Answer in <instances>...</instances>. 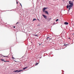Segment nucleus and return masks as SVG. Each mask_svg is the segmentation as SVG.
<instances>
[{
  "instance_id": "f03ea898",
  "label": "nucleus",
  "mask_w": 74,
  "mask_h": 74,
  "mask_svg": "<svg viewBox=\"0 0 74 74\" xmlns=\"http://www.w3.org/2000/svg\"><path fill=\"white\" fill-rule=\"evenodd\" d=\"M23 71V70H20L18 71V70H17L16 71H14V72H17V73H18V72H21V71Z\"/></svg>"
},
{
  "instance_id": "423d86ee",
  "label": "nucleus",
  "mask_w": 74,
  "mask_h": 74,
  "mask_svg": "<svg viewBox=\"0 0 74 74\" xmlns=\"http://www.w3.org/2000/svg\"><path fill=\"white\" fill-rule=\"evenodd\" d=\"M64 24L65 25H68L69 24V23L67 22H65L64 23Z\"/></svg>"
},
{
  "instance_id": "1a4fd4ad",
  "label": "nucleus",
  "mask_w": 74,
  "mask_h": 74,
  "mask_svg": "<svg viewBox=\"0 0 74 74\" xmlns=\"http://www.w3.org/2000/svg\"><path fill=\"white\" fill-rule=\"evenodd\" d=\"M0 60H1V61H2L3 62H4V61H4V59H0Z\"/></svg>"
},
{
  "instance_id": "a211bd4d",
  "label": "nucleus",
  "mask_w": 74,
  "mask_h": 74,
  "mask_svg": "<svg viewBox=\"0 0 74 74\" xmlns=\"http://www.w3.org/2000/svg\"><path fill=\"white\" fill-rule=\"evenodd\" d=\"M59 21V19H57L56 20V22H57V21Z\"/></svg>"
},
{
  "instance_id": "5701e85b",
  "label": "nucleus",
  "mask_w": 74,
  "mask_h": 74,
  "mask_svg": "<svg viewBox=\"0 0 74 74\" xmlns=\"http://www.w3.org/2000/svg\"><path fill=\"white\" fill-rule=\"evenodd\" d=\"M41 45V44H39V45Z\"/></svg>"
},
{
  "instance_id": "9b49d317",
  "label": "nucleus",
  "mask_w": 74,
  "mask_h": 74,
  "mask_svg": "<svg viewBox=\"0 0 74 74\" xmlns=\"http://www.w3.org/2000/svg\"><path fill=\"white\" fill-rule=\"evenodd\" d=\"M38 63H37L36 64L35 66H37V65H38Z\"/></svg>"
},
{
  "instance_id": "7ed1b4c3",
  "label": "nucleus",
  "mask_w": 74,
  "mask_h": 74,
  "mask_svg": "<svg viewBox=\"0 0 74 74\" xmlns=\"http://www.w3.org/2000/svg\"><path fill=\"white\" fill-rule=\"evenodd\" d=\"M43 16V17H44V18H45V19H47V16H45V15H44V14H43L42 15Z\"/></svg>"
},
{
  "instance_id": "412c9836",
  "label": "nucleus",
  "mask_w": 74,
  "mask_h": 74,
  "mask_svg": "<svg viewBox=\"0 0 74 74\" xmlns=\"http://www.w3.org/2000/svg\"><path fill=\"white\" fill-rule=\"evenodd\" d=\"M20 4L21 7H22V4H21V3H20Z\"/></svg>"
},
{
  "instance_id": "f257e3e1",
  "label": "nucleus",
  "mask_w": 74,
  "mask_h": 74,
  "mask_svg": "<svg viewBox=\"0 0 74 74\" xmlns=\"http://www.w3.org/2000/svg\"><path fill=\"white\" fill-rule=\"evenodd\" d=\"M69 4H70V5H67L66 7L67 8H69V11H70V10L72 9V7L73 6V2L71 1H69Z\"/></svg>"
},
{
  "instance_id": "ddd939ff",
  "label": "nucleus",
  "mask_w": 74,
  "mask_h": 74,
  "mask_svg": "<svg viewBox=\"0 0 74 74\" xmlns=\"http://www.w3.org/2000/svg\"><path fill=\"white\" fill-rule=\"evenodd\" d=\"M68 45H69V44H66V45H64V46H66Z\"/></svg>"
},
{
  "instance_id": "393cba45",
  "label": "nucleus",
  "mask_w": 74,
  "mask_h": 74,
  "mask_svg": "<svg viewBox=\"0 0 74 74\" xmlns=\"http://www.w3.org/2000/svg\"><path fill=\"white\" fill-rule=\"evenodd\" d=\"M14 61L16 62V61Z\"/></svg>"
},
{
  "instance_id": "4be33fe9",
  "label": "nucleus",
  "mask_w": 74,
  "mask_h": 74,
  "mask_svg": "<svg viewBox=\"0 0 74 74\" xmlns=\"http://www.w3.org/2000/svg\"><path fill=\"white\" fill-rule=\"evenodd\" d=\"M16 4H18V2H16Z\"/></svg>"
},
{
  "instance_id": "f3484780",
  "label": "nucleus",
  "mask_w": 74,
  "mask_h": 74,
  "mask_svg": "<svg viewBox=\"0 0 74 74\" xmlns=\"http://www.w3.org/2000/svg\"><path fill=\"white\" fill-rule=\"evenodd\" d=\"M51 19H52V18H49V20H51Z\"/></svg>"
},
{
  "instance_id": "f8f14e48",
  "label": "nucleus",
  "mask_w": 74,
  "mask_h": 74,
  "mask_svg": "<svg viewBox=\"0 0 74 74\" xmlns=\"http://www.w3.org/2000/svg\"><path fill=\"white\" fill-rule=\"evenodd\" d=\"M47 39H49V40H51V38H49V37H48L47 38Z\"/></svg>"
},
{
  "instance_id": "6ab92c4d",
  "label": "nucleus",
  "mask_w": 74,
  "mask_h": 74,
  "mask_svg": "<svg viewBox=\"0 0 74 74\" xmlns=\"http://www.w3.org/2000/svg\"><path fill=\"white\" fill-rule=\"evenodd\" d=\"M53 25H55V22H54L53 24Z\"/></svg>"
},
{
  "instance_id": "dca6fc26",
  "label": "nucleus",
  "mask_w": 74,
  "mask_h": 74,
  "mask_svg": "<svg viewBox=\"0 0 74 74\" xmlns=\"http://www.w3.org/2000/svg\"><path fill=\"white\" fill-rule=\"evenodd\" d=\"M33 35H34V36H38V35H34V34H33Z\"/></svg>"
},
{
  "instance_id": "9d476101",
  "label": "nucleus",
  "mask_w": 74,
  "mask_h": 74,
  "mask_svg": "<svg viewBox=\"0 0 74 74\" xmlns=\"http://www.w3.org/2000/svg\"><path fill=\"white\" fill-rule=\"evenodd\" d=\"M36 21V18H34L33 21Z\"/></svg>"
},
{
  "instance_id": "0eeeda50",
  "label": "nucleus",
  "mask_w": 74,
  "mask_h": 74,
  "mask_svg": "<svg viewBox=\"0 0 74 74\" xmlns=\"http://www.w3.org/2000/svg\"><path fill=\"white\" fill-rule=\"evenodd\" d=\"M2 56H3V58H4V57L8 58V56H4L3 55Z\"/></svg>"
},
{
  "instance_id": "20e7f679",
  "label": "nucleus",
  "mask_w": 74,
  "mask_h": 74,
  "mask_svg": "<svg viewBox=\"0 0 74 74\" xmlns=\"http://www.w3.org/2000/svg\"><path fill=\"white\" fill-rule=\"evenodd\" d=\"M47 8H45V7L42 10L43 12H45V10H47Z\"/></svg>"
},
{
  "instance_id": "39448f33",
  "label": "nucleus",
  "mask_w": 74,
  "mask_h": 74,
  "mask_svg": "<svg viewBox=\"0 0 74 74\" xmlns=\"http://www.w3.org/2000/svg\"><path fill=\"white\" fill-rule=\"evenodd\" d=\"M45 12L46 14H47V15H48V14H49V13H48V11H45Z\"/></svg>"
},
{
  "instance_id": "aec40b11",
  "label": "nucleus",
  "mask_w": 74,
  "mask_h": 74,
  "mask_svg": "<svg viewBox=\"0 0 74 74\" xmlns=\"http://www.w3.org/2000/svg\"><path fill=\"white\" fill-rule=\"evenodd\" d=\"M13 27H14V28H15V26H14Z\"/></svg>"
},
{
  "instance_id": "4468645a",
  "label": "nucleus",
  "mask_w": 74,
  "mask_h": 74,
  "mask_svg": "<svg viewBox=\"0 0 74 74\" xmlns=\"http://www.w3.org/2000/svg\"><path fill=\"white\" fill-rule=\"evenodd\" d=\"M12 58L13 59V60H14V59H15V58H14V57H12Z\"/></svg>"
},
{
  "instance_id": "6e6552de",
  "label": "nucleus",
  "mask_w": 74,
  "mask_h": 74,
  "mask_svg": "<svg viewBox=\"0 0 74 74\" xmlns=\"http://www.w3.org/2000/svg\"><path fill=\"white\" fill-rule=\"evenodd\" d=\"M27 68V66H26L23 69V70H25V69H26Z\"/></svg>"
},
{
  "instance_id": "2eb2a0df",
  "label": "nucleus",
  "mask_w": 74,
  "mask_h": 74,
  "mask_svg": "<svg viewBox=\"0 0 74 74\" xmlns=\"http://www.w3.org/2000/svg\"><path fill=\"white\" fill-rule=\"evenodd\" d=\"M5 62H10V61H4Z\"/></svg>"
},
{
  "instance_id": "b1692460",
  "label": "nucleus",
  "mask_w": 74,
  "mask_h": 74,
  "mask_svg": "<svg viewBox=\"0 0 74 74\" xmlns=\"http://www.w3.org/2000/svg\"><path fill=\"white\" fill-rule=\"evenodd\" d=\"M17 23H16V24H17Z\"/></svg>"
}]
</instances>
